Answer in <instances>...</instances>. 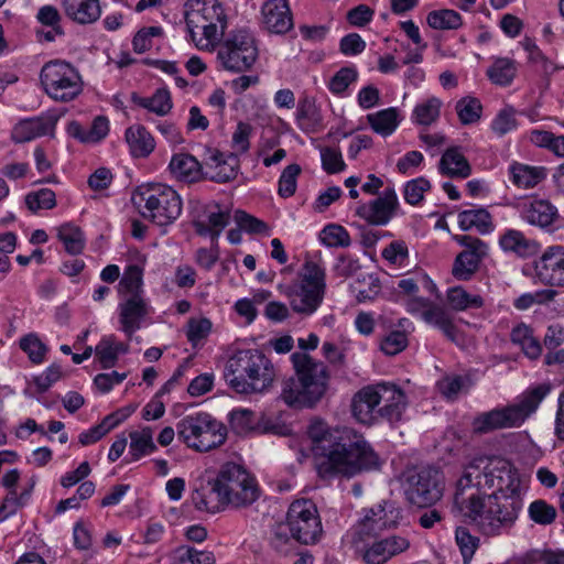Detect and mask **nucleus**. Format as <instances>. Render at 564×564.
I'll list each match as a JSON object with an SVG mask.
<instances>
[{"label": "nucleus", "instance_id": "obj_61", "mask_svg": "<svg viewBox=\"0 0 564 564\" xmlns=\"http://www.w3.org/2000/svg\"><path fill=\"white\" fill-rule=\"evenodd\" d=\"M235 221L240 229L250 234H268L269 231V227L264 221L247 214L243 210H237L235 213Z\"/></svg>", "mask_w": 564, "mask_h": 564}, {"label": "nucleus", "instance_id": "obj_11", "mask_svg": "<svg viewBox=\"0 0 564 564\" xmlns=\"http://www.w3.org/2000/svg\"><path fill=\"white\" fill-rule=\"evenodd\" d=\"M325 289L324 269L313 261H306L300 281L289 285L285 294L294 312L311 315L323 302Z\"/></svg>", "mask_w": 564, "mask_h": 564}, {"label": "nucleus", "instance_id": "obj_8", "mask_svg": "<svg viewBox=\"0 0 564 564\" xmlns=\"http://www.w3.org/2000/svg\"><path fill=\"white\" fill-rule=\"evenodd\" d=\"M135 204L144 203L143 218L159 227L173 224L182 214L181 196L171 186L152 184L139 187L133 197Z\"/></svg>", "mask_w": 564, "mask_h": 564}, {"label": "nucleus", "instance_id": "obj_63", "mask_svg": "<svg viewBox=\"0 0 564 564\" xmlns=\"http://www.w3.org/2000/svg\"><path fill=\"white\" fill-rule=\"evenodd\" d=\"M430 187V182L424 177L412 180L405 185L404 199L411 205H416L423 199L424 192Z\"/></svg>", "mask_w": 564, "mask_h": 564}, {"label": "nucleus", "instance_id": "obj_62", "mask_svg": "<svg viewBox=\"0 0 564 564\" xmlns=\"http://www.w3.org/2000/svg\"><path fill=\"white\" fill-rule=\"evenodd\" d=\"M321 159L323 169L329 174L341 172L346 166L340 151L333 148L322 149Z\"/></svg>", "mask_w": 564, "mask_h": 564}, {"label": "nucleus", "instance_id": "obj_20", "mask_svg": "<svg viewBox=\"0 0 564 564\" xmlns=\"http://www.w3.org/2000/svg\"><path fill=\"white\" fill-rule=\"evenodd\" d=\"M539 279L551 286H564V246L549 247L534 265Z\"/></svg>", "mask_w": 564, "mask_h": 564}, {"label": "nucleus", "instance_id": "obj_15", "mask_svg": "<svg viewBox=\"0 0 564 564\" xmlns=\"http://www.w3.org/2000/svg\"><path fill=\"white\" fill-rule=\"evenodd\" d=\"M454 239L464 247V250L456 256L452 274L457 280L468 281L488 256V245L481 239L468 235L455 236Z\"/></svg>", "mask_w": 564, "mask_h": 564}, {"label": "nucleus", "instance_id": "obj_57", "mask_svg": "<svg viewBox=\"0 0 564 564\" xmlns=\"http://www.w3.org/2000/svg\"><path fill=\"white\" fill-rule=\"evenodd\" d=\"M408 346V337L404 332L393 330L381 340L380 348L388 356H394Z\"/></svg>", "mask_w": 564, "mask_h": 564}, {"label": "nucleus", "instance_id": "obj_46", "mask_svg": "<svg viewBox=\"0 0 564 564\" xmlns=\"http://www.w3.org/2000/svg\"><path fill=\"white\" fill-rule=\"evenodd\" d=\"M455 109L463 124H471L480 119L482 106L477 98L465 97L457 101Z\"/></svg>", "mask_w": 564, "mask_h": 564}, {"label": "nucleus", "instance_id": "obj_45", "mask_svg": "<svg viewBox=\"0 0 564 564\" xmlns=\"http://www.w3.org/2000/svg\"><path fill=\"white\" fill-rule=\"evenodd\" d=\"M530 141L540 148L550 150L557 156H564V135H555L544 130H533L530 133Z\"/></svg>", "mask_w": 564, "mask_h": 564}, {"label": "nucleus", "instance_id": "obj_35", "mask_svg": "<svg viewBox=\"0 0 564 564\" xmlns=\"http://www.w3.org/2000/svg\"><path fill=\"white\" fill-rule=\"evenodd\" d=\"M511 341L521 347L530 359H536L542 352L540 341L533 336V330L525 324H519L511 330Z\"/></svg>", "mask_w": 564, "mask_h": 564}, {"label": "nucleus", "instance_id": "obj_28", "mask_svg": "<svg viewBox=\"0 0 564 564\" xmlns=\"http://www.w3.org/2000/svg\"><path fill=\"white\" fill-rule=\"evenodd\" d=\"M438 167L442 174L449 177L466 178L471 173L468 161L457 147L449 148L444 152Z\"/></svg>", "mask_w": 564, "mask_h": 564}, {"label": "nucleus", "instance_id": "obj_42", "mask_svg": "<svg viewBox=\"0 0 564 564\" xmlns=\"http://www.w3.org/2000/svg\"><path fill=\"white\" fill-rule=\"evenodd\" d=\"M58 238L65 250L70 254H79L85 247V238L82 229L72 224H64L58 228Z\"/></svg>", "mask_w": 564, "mask_h": 564}, {"label": "nucleus", "instance_id": "obj_33", "mask_svg": "<svg viewBox=\"0 0 564 564\" xmlns=\"http://www.w3.org/2000/svg\"><path fill=\"white\" fill-rule=\"evenodd\" d=\"M170 170L177 178L194 182L199 178L202 166L193 155L177 153L172 156Z\"/></svg>", "mask_w": 564, "mask_h": 564}, {"label": "nucleus", "instance_id": "obj_5", "mask_svg": "<svg viewBox=\"0 0 564 564\" xmlns=\"http://www.w3.org/2000/svg\"><path fill=\"white\" fill-rule=\"evenodd\" d=\"M224 377L237 393H260L272 384L275 371L262 351L243 349L227 360Z\"/></svg>", "mask_w": 564, "mask_h": 564}, {"label": "nucleus", "instance_id": "obj_39", "mask_svg": "<svg viewBox=\"0 0 564 564\" xmlns=\"http://www.w3.org/2000/svg\"><path fill=\"white\" fill-rule=\"evenodd\" d=\"M447 302L455 311L479 308L484 305V299L480 295L470 294L463 286L451 288L447 291Z\"/></svg>", "mask_w": 564, "mask_h": 564}, {"label": "nucleus", "instance_id": "obj_49", "mask_svg": "<svg viewBox=\"0 0 564 564\" xmlns=\"http://www.w3.org/2000/svg\"><path fill=\"white\" fill-rule=\"evenodd\" d=\"M321 240L327 247L338 248L350 246L348 231L340 225H328L321 232Z\"/></svg>", "mask_w": 564, "mask_h": 564}, {"label": "nucleus", "instance_id": "obj_31", "mask_svg": "<svg viewBox=\"0 0 564 564\" xmlns=\"http://www.w3.org/2000/svg\"><path fill=\"white\" fill-rule=\"evenodd\" d=\"M126 140L130 151L135 158L148 156L155 147L154 139L143 126H133L127 129Z\"/></svg>", "mask_w": 564, "mask_h": 564}, {"label": "nucleus", "instance_id": "obj_44", "mask_svg": "<svg viewBox=\"0 0 564 564\" xmlns=\"http://www.w3.org/2000/svg\"><path fill=\"white\" fill-rule=\"evenodd\" d=\"M516 72V64L512 59L498 58L487 70V75L494 84L507 86L513 80Z\"/></svg>", "mask_w": 564, "mask_h": 564}, {"label": "nucleus", "instance_id": "obj_43", "mask_svg": "<svg viewBox=\"0 0 564 564\" xmlns=\"http://www.w3.org/2000/svg\"><path fill=\"white\" fill-rule=\"evenodd\" d=\"M427 24L434 30H456L462 25L460 14L451 9L431 11L426 18Z\"/></svg>", "mask_w": 564, "mask_h": 564}, {"label": "nucleus", "instance_id": "obj_64", "mask_svg": "<svg viewBox=\"0 0 564 564\" xmlns=\"http://www.w3.org/2000/svg\"><path fill=\"white\" fill-rule=\"evenodd\" d=\"M382 258L392 264H401L409 257V249L404 241L395 240L382 250Z\"/></svg>", "mask_w": 564, "mask_h": 564}, {"label": "nucleus", "instance_id": "obj_26", "mask_svg": "<svg viewBox=\"0 0 564 564\" xmlns=\"http://www.w3.org/2000/svg\"><path fill=\"white\" fill-rule=\"evenodd\" d=\"M503 251L513 252L520 258H530L539 252L540 245L529 239L520 230L509 229L499 239Z\"/></svg>", "mask_w": 564, "mask_h": 564}, {"label": "nucleus", "instance_id": "obj_52", "mask_svg": "<svg viewBox=\"0 0 564 564\" xmlns=\"http://www.w3.org/2000/svg\"><path fill=\"white\" fill-rule=\"evenodd\" d=\"M301 173V166L299 164L288 165L279 180L278 193L281 197L288 198L294 195L296 191V180Z\"/></svg>", "mask_w": 564, "mask_h": 564}, {"label": "nucleus", "instance_id": "obj_1", "mask_svg": "<svg viewBox=\"0 0 564 564\" xmlns=\"http://www.w3.org/2000/svg\"><path fill=\"white\" fill-rule=\"evenodd\" d=\"M453 508L481 533L499 535L523 508L517 469L500 457L474 458L457 480Z\"/></svg>", "mask_w": 564, "mask_h": 564}, {"label": "nucleus", "instance_id": "obj_41", "mask_svg": "<svg viewBox=\"0 0 564 564\" xmlns=\"http://www.w3.org/2000/svg\"><path fill=\"white\" fill-rule=\"evenodd\" d=\"M442 101L437 97H430L417 104L413 110L412 119L421 126H430L435 122L441 113Z\"/></svg>", "mask_w": 564, "mask_h": 564}, {"label": "nucleus", "instance_id": "obj_56", "mask_svg": "<svg viewBox=\"0 0 564 564\" xmlns=\"http://www.w3.org/2000/svg\"><path fill=\"white\" fill-rule=\"evenodd\" d=\"M357 76L355 67H343L332 77L328 88L334 94H343L357 79Z\"/></svg>", "mask_w": 564, "mask_h": 564}, {"label": "nucleus", "instance_id": "obj_32", "mask_svg": "<svg viewBox=\"0 0 564 564\" xmlns=\"http://www.w3.org/2000/svg\"><path fill=\"white\" fill-rule=\"evenodd\" d=\"M131 100L161 117L166 116L173 107L171 94L165 88L158 89L151 97H141L137 93H132Z\"/></svg>", "mask_w": 564, "mask_h": 564}, {"label": "nucleus", "instance_id": "obj_6", "mask_svg": "<svg viewBox=\"0 0 564 564\" xmlns=\"http://www.w3.org/2000/svg\"><path fill=\"white\" fill-rule=\"evenodd\" d=\"M185 21L199 50L213 51L227 28V17L218 0H188Z\"/></svg>", "mask_w": 564, "mask_h": 564}, {"label": "nucleus", "instance_id": "obj_16", "mask_svg": "<svg viewBox=\"0 0 564 564\" xmlns=\"http://www.w3.org/2000/svg\"><path fill=\"white\" fill-rule=\"evenodd\" d=\"M411 541L405 534H389L366 543L358 550L366 564H386L391 558L405 553Z\"/></svg>", "mask_w": 564, "mask_h": 564}, {"label": "nucleus", "instance_id": "obj_29", "mask_svg": "<svg viewBox=\"0 0 564 564\" xmlns=\"http://www.w3.org/2000/svg\"><path fill=\"white\" fill-rule=\"evenodd\" d=\"M422 318L425 323L437 327L452 341H457L458 329L454 325L452 316L445 308L433 303L427 310L422 312Z\"/></svg>", "mask_w": 564, "mask_h": 564}, {"label": "nucleus", "instance_id": "obj_55", "mask_svg": "<svg viewBox=\"0 0 564 564\" xmlns=\"http://www.w3.org/2000/svg\"><path fill=\"white\" fill-rule=\"evenodd\" d=\"M20 347L25 351L34 364H41L46 354V346L40 340L36 335L29 334L21 338Z\"/></svg>", "mask_w": 564, "mask_h": 564}, {"label": "nucleus", "instance_id": "obj_21", "mask_svg": "<svg viewBox=\"0 0 564 564\" xmlns=\"http://www.w3.org/2000/svg\"><path fill=\"white\" fill-rule=\"evenodd\" d=\"M57 120L58 116L53 112L23 119L13 127L11 138L17 143H24L42 135H52Z\"/></svg>", "mask_w": 564, "mask_h": 564}, {"label": "nucleus", "instance_id": "obj_19", "mask_svg": "<svg viewBox=\"0 0 564 564\" xmlns=\"http://www.w3.org/2000/svg\"><path fill=\"white\" fill-rule=\"evenodd\" d=\"M518 208L522 220L541 229H551L560 218L556 206L549 199L536 196L527 198Z\"/></svg>", "mask_w": 564, "mask_h": 564}, {"label": "nucleus", "instance_id": "obj_22", "mask_svg": "<svg viewBox=\"0 0 564 564\" xmlns=\"http://www.w3.org/2000/svg\"><path fill=\"white\" fill-rule=\"evenodd\" d=\"M376 386H367L356 392L351 400L352 416L362 424L372 425L379 420V394Z\"/></svg>", "mask_w": 564, "mask_h": 564}, {"label": "nucleus", "instance_id": "obj_37", "mask_svg": "<svg viewBox=\"0 0 564 564\" xmlns=\"http://www.w3.org/2000/svg\"><path fill=\"white\" fill-rule=\"evenodd\" d=\"M296 539L293 536L290 527L285 522L273 525L270 538L271 547L282 554L289 555L295 550Z\"/></svg>", "mask_w": 564, "mask_h": 564}, {"label": "nucleus", "instance_id": "obj_53", "mask_svg": "<svg viewBox=\"0 0 564 564\" xmlns=\"http://www.w3.org/2000/svg\"><path fill=\"white\" fill-rule=\"evenodd\" d=\"M529 516L538 524L547 525L554 522L556 509L544 500H535L529 506Z\"/></svg>", "mask_w": 564, "mask_h": 564}, {"label": "nucleus", "instance_id": "obj_10", "mask_svg": "<svg viewBox=\"0 0 564 564\" xmlns=\"http://www.w3.org/2000/svg\"><path fill=\"white\" fill-rule=\"evenodd\" d=\"M216 46L219 63L229 72L249 70L259 56L257 41L246 28L235 29L227 34L224 32Z\"/></svg>", "mask_w": 564, "mask_h": 564}, {"label": "nucleus", "instance_id": "obj_2", "mask_svg": "<svg viewBox=\"0 0 564 564\" xmlns=\"http://www.w3.org/2000/svg\"><path fill=\"white\" fill-rule=\"evenodd\" d=\"M317 473L322 478L352 477L380 466L378 455L361 434L350 427L329 430L325 422L313 421L307 429Z\"/></svg>", "mask_w": 564, "mask_h": 564}, {"label": "nucleus", "instance_id": "obj_36", "mask_svg": "<svg viewBox=\"0 0 564 564\" xmlns=\"http://www.w3.org/2000/svg\"><path fill=\"white\" fill-rule=\"evenodd\" d=\"M367 121L376 133L388 137L392 134L399 126V110L391 107L375 113H369Z\"/></svg>", "mask_w": 564, "mask_h": 564}, {"label": "nucleus", "instance_id": "obj_58", "mask_svg": "<svg viewBox=\"0 0 564 564\" xmlns=\"http://www.w3.org/2000/svg\"><path fill=\"white\" fill-rule=\"evenodd\" d=\"M517 124L514 110L512 108H505L492 120L491 129L497 135L502 137L516 129Z\"/></svg>", "mask_w": 564, "mask_h": 564}, {"label": "nucleus", "instance_id": "obj_47", "mask_svg": "<svg viewBox=\"0 0 564 564\" xmlns=\"http://www.w3.org/2000/svg\"><path fill=\"white\" fill-rule=\"evenodd\" d=\"M25 205L32 213L40 209H52L56 206V195L50 188H41L25 196Z\"/></svg>", "mask_w": 564, "mask_h": 564}, {"label": "nucleus", "instance_id": "obj_25", "mask_svg": "<svg viewBox=\"0 0 564 564\" xmlns=\"http://www.w3.org/2000/svg\"><path fill=\"white\" fill-rule=\"evenodd\" d=\"M148 314L147 303L140 294L131 295L120 304L119 321L122 330L130 338L141 326V319Z\"/></svg>", "mask_w": 564, "mask_h": 564}, {"label": "nucleus", "instance_id": "obj_23", "mask_svg": "<svg viewBox=\"0 0 564 564\" xmlns=\"http://www.w3.org/2000/svg\"><path fill=\"white\" fill-rule=\"evenodd\" d=\"M262 24L270 33L284 34L293 26L286 0H268L261 9Z\"/></svg>", "mask_w": 564, "mask_h": 564}, {"label": "nucleus", "instance_id": "obj_59", "mask_svg": "<svg viewBox=\"0 0 564 564\" xmlns=\"http://www.w3.org/2000/svg\"><path fill=\"white\" fill-rule=\"evenodd\" d=\"M356 284H366L367 289H358L357 300L358 302H365L367 300H373L381 290L380 280L375 274H364L358 276Z\"/></svg>", "mask_w": 564, "mask_h": 564}, {"label": "nucleus", "instance_id": "obj_54", "mask_svg": "<svg viewBox=\"0 0 564 564\" xmlns=\"http://www.w3.org/2000/svg\"><path fill=\"white\" fill-rule=\"evenodd\" d=\"M258 419L254 412L240 409L230 413V424L237 433H246L256 430Z\"/></svg>", "mask_w": 564, "mask_h": 564}, {"label": "nucleus", "instance_id": "obj_3", "mask_svg": "<svg viewBox=\"0 0 564 564\" xmlns=\"http://www.w3.org/2000/svg\"><path fill=\"white\" fill-rule=\"evenodd\" d=\"M210 495L217 496V503H212L209 498L202 492L193 497L198 510L217 512L220 507L231 505L235 508H245L256 502L260 497V488L253 476L242 466L227 463L221 466L217 477L209 481Z\"/></svg>", "mask_w": 564, "mask_h": 564}, {"label": "nucleus", "instance_id": "obj_7", "mask_svg": "<svg viewBox=\"0 0 564 564\" xmlns=\"http://www.w3.org/2000/svg\"><path fill=\"white\" fill-rule=\"evenodd\" d=\"M550 392V386L542 383L527 390L518 402L501 409L478 414L471 423L473 432L487 434L496 430L520 426Z\"/></svg>", "mask_w": 564, "mask_h": 564}, {"label": "nucleus", "instance_id": "obj_51", "mask_svg": "<svg viewBox=\"0 0 564 564\" xmlns=\"http://www.w3.org/2000/svg\"><path fill=\"white\" fill-rule=\"evenodd\" d=\"M115 336L109 335L101 338L95 348L96 357L102 369H108L117 364L118 357L116 355Z\"/></svg>", "mask_w": 564, "mask_h": 564}, {"label": "nucleus", "instance_id": "obj_13", "mask_svg": "<svg viewBox=\"0 0 564 564\" xmlns=\"http://www.w3.org/2000/svg\"><path fill=\"white\" fill-rule=\"evenodd\" d=\"M443 475L437 468L425 467L411 471L404 484L408 501L419 508L431 507L443 496Z\"/></svg>", "mask_w": 564, "mask_h": 564}, {"label": "nucleus", "instance_id": "obj_27", "mask_svg": "<svg viewBox=\"0 0 564 564\" xmlns=\"http://www.w3.org/2000/svg\"><path fill=\"white\" fill-rule=\"evenodd\" d=\"M63 7L66 15L80 24L95 22L101 12L99 0H64Z\"/></svg>", "mask_w": 564, "mask_h": 564}, {"label": "nucleus", "instance_id": "obj_48", "mask_svg": "<svg viewBox=\"0 0 564 564\" xmlns=\"http://www.w3.org/2000/svg\"><path fill=\"white\" fill-rule=\"evenodd\" d=\"M455 539L464 564H469L479 546V538L471 535L467 528L458 527L455 532Z\"/></svg>", "mask_w": 564, "mask_h": 564}, {"label": "nucleus", "instance_id": "obj_40", "mask_svg": "<svg viewBox=\"0 0 564 564\" xmlns=\"http://www.w3.org/2000/svg\"><path fill=\"white\" fill-rule=\"evenodd\" d=\"M130 441V455L134 460L156 449L151 427H143L141 431L131 432Z\"/></svg>", "mask_w": 564, "mask_h": 564}, {"label": "nucleus", "instance_id": "obj_9", "mask_svg": "<svg viewBox=\"0 0 564 564\" xmlns=\"http://www.w3.org/2000/svg\"><path fill=\"white\" fill-rule=\"evenodd\" d=\"M176 430L178 438L198 452L216 448L223 445L227 437L226 426L205 412L184 416L176 424Z\"/></svg>", "mask_w": 564, "mask_h": 564}, {"label": "nucleus", "instance_id": "obj_50", "mask_svg": "<svg viewBox=\"0 0 564 564\" xmlns=\"http://www.w3.org/2000/svg\"><path fill=\"white\" fill-rule=\"evenodd\" d=\"M177 561L183 564L189 562L191 564H215L216 558L210 551H199L193 546L183 545L176 550Z\"/></svg>", "mask_w": 564, "mask_h": 564}, {"label": "nucleus", "instance_id": "obj_60", "mask_svg": "<svg viewBox=\"0 0 564 564\" xmlns=\"http://www.w3.org/2000/svg\"><path fill=\"white\" fill-rule=\"evenodd\" d=\"M142 269L137 264L129 265L120 281V286L131 295L139 294L142 286Z\"/></svg>", "mask_w": 564, "mask_h": 564}, {"label": "nucleus", "instance_id": "obj_14", "mask_svg": "<svg viewBox=\"0 0 564 564\" xmlns=\"http://www.w3.org/2000/svg\"><path fill=\"white\" fill-rule=\"evenodd\" d=\"M285 523L297 543L314 544L323 532L317 508L312 500H295L289 507Z\"/></svg>", "mask_w": 564, "mask_h": 564}, {"label": "nucleus", "instance_id": "obj_38", "mask_svg": "<svg viewBox=\"0 0 564 564\" xmlns=\"http://www.w3.org/2000/svg\"><path fill=\"white\" fill-rule=\"evenodd\" d=\"M296 119L300 128L304 131H315L322 124L319 111L315 102L308 97L299 101Z\"/></svg>", "mask_w": 564, "mask_h": 564}, {"label": "nucleus", "instance_id": "obj_30", "mask_svg": "<svg viewBox=\"0 0 564 564\" xmlns=\"http://www.w3.org/2000/svg\"><path fill=\"white\" fill-rule=\"evenodd\" d=\"M458 225L464 231L476 229L479 234L492 231L494 224L489 212L485 208L463 210L458 214Z\"/></svg>", "mask_w": 564, "mask_h": 564}, {"label": "nucleus", "instance_id": "obj_18", "mask_svg": "<svg viewBox=\"0 0 564 564\" xmlns=\"http://www.w3.org/2000/svg\"><path fill=\"white\" fill-rule=\"evenodd\" d=\"M399 207L393 188H386L381 196L358 206L356 214L372 226H384L395 215Z\"/></svg>", "mask_w": 564, "mask_h": 564}, {"label": "nucleus", "instance_id": "obj_24", "mask_svg": "<svg viewBox=\"0 0 564 564\" xmlns=\"http://www.w3.org/2000/svg\"><path fill=\"white\" fill-rule=\"evenodd\" d=\"M207 166L210 172L206 175L216 183H227L236 178L239 167V160L237 154L230 153L225 156L218 150H215L209 155Z\"/></svg>", "mask_w": 564, "mask_h": 564}, {"label": "nucleus", "instance_id": "obj_4", "mask_svg": "<svg viewBox=\"0 0 564 564\" xmlns=\"http://www.w3.org/2000/svg\"><path fill=\"white\" fill-rule=\"evenodd\" d=\"M291 359L297 382L293 379L285 381L281 398L289 405L313 406L328 389V367L305 351L292 354Z\"/></svg>", "mask_w": 564, "mask_h": 564}, {"label": "nucleus", "instance_id": "obj_34", "mask_svg": "<svg viewBox=\"0 0 564 564\" xmlns=\"http://www.w3.org/2000/svg\"><path fill=\"white\" fill-rule=\"evenodd\" d=\"M510 174L513 184L518 187L532 188L546 177V169L513 163L510 166Z\"/></svg>", "mask_w": 564, "mask_h": 564}, {"label": "nucleus", "instance_id": "obj_12", "mask_svg": "<svg viewBox=\"0 0 564 564\" xmlns=\"http://www.w3.org/2000/svg\"><path fill=\"white\" fill-rule=\"evenodd\" d=\"M40 79L44 91L56 101H70L83 91L78 70L64 61L46 63L42 67Z\"/></svg>", "mask_w": 564, "mask_h": 564}, {"label": "nucleus", "instance_id": "obj_17", "mask_svg": "<svg viewBox=\"0 0 564 564\" xmlns=\"http://www.w3.org/2000/svg\"><path fill=\"white\" fill-rule=\"evenodd\" d=\"M388 502L379 503L366 511L352 529V543L357 550L360 549L359 543H365L376 538L384 529L395 525V520L388 516Z\"/></svg>", "mask_w": 564, "mask_h": 564}]
</instances>
